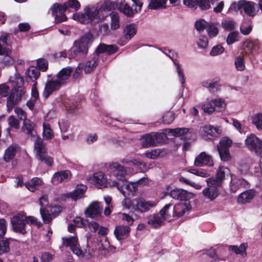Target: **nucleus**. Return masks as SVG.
<instances>
[{
	"mask_svg": "<svg viewBox=\"0 0 262 262\" xmlns=\"http://www.w3.org/2000/svg\"><path fill=\"white\" fill-rule=\"evenodd\" d=\"M117 7V3L109 0L105 1L99 8L86 7L84 9V13L74 14L73 17L82 24L92 23L95 20L98 21L105 17L102 13L103 11L115 10Z\"/></svg>",
	"mask_w": 262,
	"mask_h": 262,
	"instance_id": "obj_1",
	"label": "nucleus"
},
{
	"mask_svg": "<svg viewBox=\"0 0 262 262\" xmlns=\"http://www.w3.org/2000/svg\"><path fill=\"white\" fill-rule=\"evenodd\" d=\"M34 149L38 160L49 166L53 165V158L47 155L45 144L43 143L41 138L37 137L35 141H34Z\"/></svg>",
	"mask_w": 262,
	"mask_h": 262,
	"instance_id": "obj_2",
	"label": "nucleus"
},
{
	"mask_svg": "<svg viewBox=\"0 0 262 262\" xmlns=\"http://www.w3.org/2000/svg\"><path fill=\"white\" fill-rule=\"evenodd\" d=\"M255 6L256 4L254 2L242 0L237 3H232L229 10H233L237 11L243 9L245 14L249 16L254 17L258 12V10L255 9Z\"/></svg>",
	"mask_w": 262,
	"mask_h": 262,
	"instance_id": "obj_3",
	"label": "nucleus"
},
{
	"mask_svg": "<svg viewBox=\"0 0 262 262\" xmlns=\"http://www.w3.org/2000/svg\"><path fill=\"white\" fill-rule=\"evenodd\" d=\"M75 227L73 224H69L68 227V230L71 233H74V235L62 237V239L64 245L69 247L74 254L77 256H80L82 254V252L79 248L78 238L74 233Z\"/></svg>",
	"mask_w": 262,
	"mask_h": 262,
	"instance_id": "obj_4",
	"label": "nucleus"
},
{
	"mask_svg": "<svg viewBox=\"0 0 262 262\" xmlns=\"http://www.w3.org/2000/svg\"><path fill=\"white\" fill-rule=\"evenodd\" d=\"M93 41V35L86 33L74 42L73 49L75 52L86 54L89 47Z\"/></svg>",
	"mask_w": 262,
	"mask_h": 262,
	"instance_id": "obj_5",
	"label": "nucleus"
},
{
	"mask_svg": "<svg viewBox=\"0 0 262 262\" xmlns=\"http://www.w3.org/2000/svg\"><path fill=\"white\" fill-rule=\"evenodd\" d=\"M110 168L112 174L122 183L125 181V177L134 172L132 168H126L118 162H114L110 164Z\"/></svg>",
	"mask_w": 262,
	"mask_h": 262,
	"instance_id": "obj_6",
	"label": "nucleus"
},
{
	"mask_svg": "<svg viewBox=\"0 0 262 262\" xmlns=\"http://www.w3.org/2000/svg\"><path fill=\"white\" fill-rule=\"evenodd\" d=\"M246 147L257 155L262 154V140L254 134L248 136L245 140Z\"/></svg>",
	"mask_w": 262,
	"mask_h": 262,
	"instance_id": "obj_7",
	"label": "nucleus"
},
{
	"mask_svg": "<svg viewBox=\"0 0 262 262\" xmlns=\"http://www.w3.org/2000/svg\"><path fill=\"white\" fill-rule=\"evenodd\" d=\"M206 182L207 186L203 190L202 194L206 200L213 201L219 195V188L221 187L207 179Z\"/></svg>",
	"mask_w": 262,
	"mask_h": 262,
	"instance_id": "obj_8",
	"label": "nucleus"
},
{
	"mask_svg": "<svg viewBox=\"0 0 262 262\" xmlns=\"http://www.w3.org/2000/svg\"><path fill=\"white\" fill-rule=\"evenodd\" d=\"M13 229L15 232L22 234L26 233V217L21 213H18L11 219Z\"/></svg>",
	"mask_w": 262,
	"mask_h": 262,
	"instance_id": "obj_9",
	"label": "nucleus"
},
{
	"mask_svg": "<svg viewBox=\"0 0 262 262\" xmlns=\"http://www.w3.org/2000/svg\"><path fill=\"white\" fill-rule=\"evenodd\" d=\"M232 144L231 140L227 137H223L220 140V144L217 146V150L222 161H227L230 159L229 147Z\"/></svg>",
	"mask_w": 262,
	"mask_h": 262,
	"instance_id": "obj_10",
	"label": "nucleus"
},
{
	"mask_svg": "<svg viewBox=\"0 0 262 262\" xmlns=\"http://www.w3.org/2000/svg\"><path fill=\"white\" fill-rule=\"evenodd\" d=\"M172 208L173 217L178 219L188 214L192 206L189 202H180L175 204Z\"/></svg>",
	"mask_w": 262,
	"mask_h": 262,
	"instance_id": "obj_11",
	"label": "nucleus"
},
{
	"mask_svg": "<svg viewBox=\"0 0 262 262\" xmlns=\"http://www.w3.org/2000/svg\"><path fill=\"white\" fill-rule=\"evenodd\" d=\"M80 7V4L77 0H69L67 2L64 3L63 5H59L57 3L54 4L50 8L52 13L54 15L57 12V9H59L60 12H65L68 8L74 9L78 10Z\"/></svg>",
	"mask_w": 262,
	"mask_h": 262,
	"instance_id": "obj_12",
	"label": "nucleus"
},
{
	"mask_svg": "<svg viewBox=\"0 0 262 262\" xmlns=\"http://www.w3.org/2000/svg\"><path fill=\"white\" fill-rule=\"evenodd\" d=\"M102 208L98 201H94L85 209L84 214L86 217L95 219L101 214Z\"/></svg>",
	"mask_w": 262,
	"mask_h": 262,
	"instance_id": "obj_13",
	"label": "nucleus"
},
{
	"mask_svg": "<svg viewBox=\"0 0 262 262\" xmlns=\"http://www.w3.org/2000/svg\"><path fill=\"white\" fill-rule=\"evenodd\" d=\"M89 180L91 183L99 188L106 187L107 185L111 186L110 185H112L107 181L105 175L102 172L94 173L93 177L90 178Z\"/></svg>",
	"mask_w": 262,
	"mask_h": 262,
	"instance_id": "obj_14",
	"label": "nucleus"
},
{
	"mask_svg": "<svg viewBox=\"0 0 262 262\" xmlns=\"http://www.w3.org/2000/svg\"><path fill=\"white\" fill-rule=\"evenodd\" d=\"M228 175H231L230 169L225 166H220L216 172L215 177H212L207 179L210 180V181L216 184V185L221 187L225 176Z\"/></svg>",
	"mask_w": 262,
	"mask_h": 262,
	"instance_id": "obj_15",
	"label": "nucleus"
},
{
	"mask_svg": "<svg viewBox=\"0 0 262 262\" xmlns=\"http://www.w3.org/2000/svg\"><path fill=\"white\" fill-rule=\"evenodd\" d=\"M134 203V205H136V207L139 209V210H136V211L140 213L147 211L157 204L156 201H146L141 198H135Z\"/></svg>",
	"mask_w": 262,
	"mask_h": 262,
	"instance_id": "obj_16",
	"label": "nucleus"
},
{
	"mask_svg": "<svg viewBox=\"0 0 262 262\" xmlns=\"http://www.w3.org/2000/svg\"><path fill=\"white\" fill-rule=\"evenodd\" d=\"M160 135L158 133H151L143 136L141 138V145L143 147L155 146L160 142Z\"/></svg>",
	"mask_w": 262,
	"mask_h": 262,
	"instance_id": "obj_17",
	"label": "nucleus"
},
{
	"mask_svg": "<svg viewBox=\"0 0 262 262\" xmlns=\"http://www.w3.org/2000/svg\"><path fill=\"white\" fill-rule=\"evenodd\" d=\"M61 86L55 79L48 80L42 93L43 97L46 99L48 98L53 92L58 90Z\"/></svg>",
	"mask_w": 262,
	"mask_h": 262,
	"instance_id": "obj_18",
	"label": "nucleus"
},
{
	"mask_svg": "<svg viewBox=\"0 0 262 262\" xmlns=\"http://www.w3.org/2000/svg\"><path fill=\"white\" fill-rule=\"evenodd\" d=\"M194 165L196 166H213L211 157L205 152H201L195 159Z\"/></svg>",
	"mask_w": 262,
	"mask_h": 262,
	"instance_id": "obj_19",
	"label": "nucleus"
},
{
	"mask_svg": "<svg viewBox=\"0 0 262 262\" xmlns=\"http://www.w3.org/2000/svg\"><path fill=\"white\" fill-rule=\"evenodd\" d=\"M121 185H120L118 182L113 181L112 182V185H110L111 187L116 186L118 189L122 193V194L125 196V192L123 191V187L124 186L125 189L128 191L131 192H135L136 191L137 189V183L135 182H129L127 183L126 180L124 182L122 183Z\"/></svg>",
	"mask_w": 262,
	"mask_h": 262,
	"instance_id": "obj_20",
	"label": "nucleus"
},
{
	"mask_svg": "<svg viewBox=\"0 0 262 262\" xmlns=\"http://www.w3.org/2000/svg\"><path fill=\"white\" fill-rule=\"evenodd\" d=\"M73 71L71 67H68L61 69L56 76L55 79L61 85H64L67 82Z\"/></svg>",
	"mask_w": 262,
	"mask_h": 262,
	"instance_id": "obj_21",
	"label": "nucleus"
},
{
	"mask_svg": "<svg viewBox=\"0 0 262 262\" xmlns=\"http://www.w3.org/2000/svg\"><path fill=\"white\" fill-rule=\"evenodd\" d=\"M190 194H191V193L180 188L173 189L168 193V195L173 199L181 201L188 199Z\"/></svg>",
	"mask_w": 262,
	"mask_h": 262,
	"instance_id": "obj_22",
	"label": "nucleus"
},
{
	"mask_svg": "<svg viewBox=\"0 0 262 262\" xmlns=\"http://www.w3.org/2000/svg\"><path fill=\"white\" fill-rule=\"evenodd\" d=\"M72 176L70 170H66L55 172L52 178V182L54 184H58L64 181L69 180Z\"/></svg>",
	"mask_w": 262,
	"mask_h": 262,
	"instance_id": "obj_23",
	"label": "nucleus"
},
{
	"mask_svg": "<svg viewBox=\"0 0 262 262\" xmlns=\"http://www.w3.org/2000/svg\"><path fill=\"white\" fill-rule=\"evenodd\" d=\"M170 133L175 137H181L184 140H189L193 136L192 133L189 132V129L185 127L171 129Z\"/></svg>",
	"mask_w": 262,
	"mask_h": 262,
	"instance_id": "obj_24",
	"label": "nucleus"
},
{
	"mask_svg": "<svg viewBox=\"0 0 262 262\" xmlns=\"http://www.w3.org/2000/svg\"><path fill=\"white\" fill-rule=\"evenodd\" d=\"M130 231L128 226L118 225L115 229L114 234L118 240H122L129 235Z\"/></svg>",
	"mask_w": 262,
	"mask_h": 262,
	"instance_id": "obj_25",
	"label": "nucleus"
},
{
	"mask_svg": "<svg viewBox=\"0 0 262 262\" xmlns=\"http://www.w3.org/2000/svg\"><path fill=\"white\" fill-rule=\"evenodd\" d=\"M87 189V186L84 185H77L76 188L71 192L67 194L68 198H70L73 201H76L84 196Z\"/></svg>",
	"mask_w": 262,
	"mask_h": 262,
	"instance_id": "obj_26",
	"label": "nucleus"
},
{
	"mask_svg": "<svg viewBox=\"0 0 262 262\" xmlns=\"http://www.w3.org/2000/svg\"><path fill=\"white\" fill-rule=\"evenodd\" d=\"M231 179L230 184V189L232 192H236L239 189L246 187L247 182L244 179L233 178L231 175Z\"/></svg>",
	"mask_w": 262,
	"mask_h": 262,
	"instance_id": "obj_27",
	"label": "nucleus"
},
{
	"mask_svg": "<svg viewBox=\"0 0 262 262\" xmlns=\"http://www.w3.org/2000/svg\"><path fill=\"white\" fill-rule=\"evenodd\" d=\"M34 124L30 120H27L24 121L22 129L24 132L31 137V140L34 139L35 141L38 137L37 136L36 138V132L34 131Z\"/></svg>",
	"mask_w": 262,
	"mask_h": 262,
	"instance_id": "obj_28",
	"label": "nucleus"
},
{
	"mask_svg": "<svg viewBox=\"0 0 262 262\" xmlns=\"http://www.w3.org/2000/svg\"><path fill=\"white\" fill-rule=\"evenodd\" d=\"M117 51L116 46L113 45H107L104 43L100 44L96 50V54L99 53H107L109 55H111L115 53Z\"/></svg>",
	"mask_w": 262,
	"mask_h": 262,
	"instance_id": "obj_29",
	"label": "nucleus"
},
{
	"mask_svg": "<svg viewBox=\"0 0 262 262\" xmlns=\"http://www.w3.org/2000/svg\"><path fill=\"white\" fill-rule=\"evenodd\" d=\"M99 62L98 55H94L93 57L90 60L88 61L85 65L83 64V70L85 73L92 72L98 65Z\"/></svg>",
	"mask_w": 262,
	"mask_h": 262,
	"instance_id": "obj_30",
	"label": "nucleus"
},
{
	"mask_svg": "<svg viewBox=\"0 0 262 262\" xmlns=\"http://www.w3.org/2000/svg\"><path fill=\"white\" fill-rule=\"evenodd\" d=\"M219 25L218 23L209 21L206 30L208 37L210 38L216 37L219 32Z\"/></svg>",
	"mask_w": 262,
	"mask_h": 262,
	"instance_id": "obj_31",
	"label": "nucleus"
},
{
	"mask_svg": "<svg viewBox=\"0 0 262 262\" xmlns=\"http://www.w3.org/2000/svg\"><path fill=\"white\" fill-rule=\"evenodd\" d=\"M163 221L160 214H154L149 217L147 223L154 228H158L162 226Z\"/></svg>",
	"mask_w": 262,
	"mask_h": 262,
	"instance_id": "obj_32",
	"label": "nucleus"
},
{
	"mask_svg": "<svg viewBox=\"0 0 262 262\" xmlns=\"http://www.w3.org/2000/svg\"><path fill=\"white\" fill-rule=\"evenodd\" d=\"M171 204L165 205L160 211V215L164 220L169 221L173 217V208Z\"/></svg>",
	"mask_w": 262,
	"mask_h": 262,
	"instance_id": "obj_33",
	"label": "nucleus"
},
{
	"mask_svg": "<svg viewBox=\"0 0 262 262\" xmlns=\"http://www.w3.org/2000/svg\"><path fill=\"white\" fill-rule=\"evenodd\" d=\"M42 184L41 179L39 178L35 177L32 179L30 181L25 183L26 188L30 191L34 192L39 186Z\"/></svg>",
	"mask_w": 262,
	"mask_h": 262,
	"instance_id": "obj_34",
	"label": "nucleus"
},
{
	"mask_svg": "<svg viewBox=\"0 0 262 262\" xmlns=\"http://www.w3.org/2000/svg\"><path fill=\"white\" fill-rule=\"evenodd\" d=\"M18 146L12 145L9 146L6 150L4 155V159L6 162H9L14 158L16 155Z\"/></svg>",
	"mask_w": 262,
	"mask_h": 262,
	"instance_id": "obj_35",
	"label": "nucleus"
},
{
	"mask_svg": "<svg viewBox=\"0 0 262 262\" xmlns=\"http://www.w3.org/2000/svg\"><path fill=\"white\" fill-rule=\"evenodd\" d=\"M255 191L249 190L241 193L238 198V201L241 203H246L251 200L255 195Z\"/></svg>",
	"mask_w": 262,
	"mask_h": 262,
	"instance_id": "obj_36",
	"label": "nucleus"
},
{
	"mask_svg": "<svg viewBox=\"0 0 262 262\" xmlns=\"http://www.w3.org/2000/svg\"><path fill=\"white\" fill-rule=\"evenodd\" d=\"M26 78L32 81H35L38 78L40 72L38 69L35 67H30L26 72Z\"/></svg>",
	"mask_w": 262,
	"mask_h": 262,
	"instance_id": "obj_37",
	"label": "nucleus"
},
{
	"mask_svg": "<svg viewBox=\"0 0 262 262\" xmlns=\"http://www.w3.org/2000/svg\"><path fill=\"white\" fill-rule=\"evenodd\" d=\"M124 37L127 39H130L136 33V28L134 24L127 25L124 29Z\"/></svg>",
	"mask_w": 262,
	"mask_h": 262,
	"instance_id": "obj_38",
	"label": "nucleus"
},
{
	"mask_svg": "<svg viewBox=\"0 0 262 262\" xmlns=\"http://www.w3.org/2000/svg\"><path fill=\"white\" fill-rule=\"evenodd\" d=\"M54 136V133L48 123H43L42 137L45 140H51Z\"/></svg>",
	"mask_w": 262,
	"mask_h": 262,
	"instance_id": "obj_39",
	"label": "nucleus"
},
{
	"mask_svg": "<svg viewBox=\"0 0 262 262\" xmlns=\"http://www.w3.org/2000/svg\"><path fill=\"white\" fill-rule=\"evenodd\" d=\"M111 17V28L112 30H116L120 26V17L119 14L114 12L110 14Z\"/></svg>",
	"mask_w": 262,
	"mask_h": 262,
	"instance_id": "obj_40",
	"label": "nucleus"
},
{
	"mask_svg": "<svg viewBox=\"0 0 262 262\" xmlns=\"http://www.w3.org/2000/svg\"><path fill=\"white\" fill-rule=\"evenodd\" d=\"M232 120L233 126L239 133L246 134L249 131V127L244 124H242L238 120L232 119Z\"/></svg>",
	"mask_w": 262,
	"mask_h": 262,
	"instance_id": "obj_41",
	"label": "nucleus"
},
{
	"mask_svg": "<svg viewBox=\"0 0 262 262\" xmlns=\"http://www.w3.org/2000/svg\"><path fill=\"white\" fill-rule=\"evenodd\" d=\"M212 103L214 104L215 108H216L219 112L224 111L227 105V103L225 99L222 98H216L211 100Z\"/></svg>",
	"mask_w": 262,
	"mask_h": 262,
	"instance_id": "obj_42",
	"label": "nucleus"
},
{
	"mask_svg": "<svg viewBox=\"0 0 262 262\" xmlns=\"http://www.w3.org/2000/svg\"><path fill=\"white\" fill-rule=\"evenodd\" d=\"M118 9L121 12L128 17L132 16L134 14V11L132 8L130 7L127 4L124 2H122L120 4L118 7Z\"/></svg>",
	"mask_w": 262,
	"mask_h": 262,
	"instance_id": "obj_43",
	"label": "nucleus"
},
{
	"mask_svg": "<svg viewBox=\"0 0 262 262\" xmlns=\"http://www.w3.org/2000/svg\"><path fill=\"white\" fill-rule=\"evenodd\" d=\"M196 44L199 49H205L208 46V39L206 35H199L196 41Z\"/></svg>",
	"mask_w": 262,
	"mask_h": 262,
	"instance_id": "obj_44",
	"label": "nucleus"
},
{
	"mask_svg": "<svg viewBox=\"0 0 262 262\" xmlns=\"http://www.w3.org/2000/svg\"><path fill=\"white\" fill-rule=\"evenodd\" d=\"M252 123L258 130L262 129V112L256 113L253 115Z\"/></svg>",
	"mask_w": 262,
	"mask_h": 262,
	"instance_id": "obj_45",
	"label": "nucleus"
},
{
	"mask_svg": "<svg viewBox=\"0 0 262 262\" xmlns=\"http://www.w3.org/2000/svg\"><path fill=\"white\" fill-rule=\"evenodd\" d=\"M247 244L243 243L241 244L239 247L237 246H230L229 249L234 252L236 254L246 255Z\"/></svg>",
	"mask_w": 262,
	"mask_h": 262,
	"instance_id": "obj_46",
	"label": "nucleus"
},
{
	"mask_svg": "<svg viewBox=\"0 0 262 262\" xmlns=\"http://www.w3.org/2000/svg\"><path fill=\"white\" fill-rule=\"evenodd\" d=\"M167 0H149L148 8L151 9H157L165 7Z\"/></svg>",
	"mask_w": 262,
	"mask_h": 262,
	"instance_id": "obj_47",
	"label": "nucleus"
},
{
	"mask_svg": "<svg viewBox=\"0 0 262 262\" xmlns=\"http://www.w3.org/2000/svg\"><path fill=\"white\" fill-rule=\"evenodd\" d=\"M202 132L211 137H216L219 134V129L210 125L204 126L202 128Z\"/></svg>",
	"mask_w": 262,
	"mask_h": 262,
	"instance_id": "obj_48",
	"label": "nucleus"
},
{
	"mask_svg": "<svg viewBox=\"0 0 262 262\" xmlns=\"http://www.w3.org/2000/svg\"><path fill=\"white\" fill-rule=\"evenodd\" d=\"M3 56L0 58V64L2 67H6L12 65L14 62V59L11 57L10 53L2 55Z\"/></svg>",
	"mask_w": 262,
	"mask_h": 262,
	"instance_id": "obj_49",
	"label": "nucleus"
},
{
	"mask_svg": "<svg viewBox=\"0 0 262 262\" xmlns=\"http://www.w3.org/2000/svg\"><path fill=\"white\" fill-rule=\"evenodd\" d=\"M134 201L135 199L131 200L129 199L125 198L122 201V205L127 209L136 211V210H139V209L136 207V205L135 204L134 206Z\"/></svg>",
	"mask_w": 262,
	"mask_h": 262,
	"instance_id": "obj_50",
	"label": "nucleus"
},
{
	"mask_svg": "<svg viewBox=\"0 0 262 262\" xmlns=\"http://www.w3.org/2000/svg\"><path fill=\"white\" fill-rule=\"evenodd\" d=\"M168 56L173 60V62L176 66V71L179 78V80L182 85V87H184V84L185 82V79L183 70L180 68L179 64L172 59L171 55H168Z\"/></svg>",
	"mask_w": 262,
	"mask_h": 262,
	"instance_id": "obj_51",
	"label": "nucleus"
},
{
	"mask_svg": "<svg viewBox=\"0 0 262 262\" xmlns=\"http://www.w3.org/2000/svg\"><path fill=\"white\" fill-rule=\"evenodd\" d=\"M40 213L45 224H49L52 220V215L45 208H40Z\"/></svg>",
	"mask_w": 262,
	"mask_h": 262,
	"instance_id": "obj_52",
	"label": "nucleus"
},
{
	"mask_svg": "<svg viewBox=\"0 0 262 262\" xmlns=\"http://www.w3.org/2000/svg\"><path fill=\"white\" fill-rule=\"evenodd\" d=\"M18 101L17 98L11 94L7 98V107L9 112L12 111L15 104Z\"/></svg>",
	"mask_w": 262,
	"mask_h": 262,
	"instance_id": "obj_53",
	"label": "nucleus"
},
{
	"mask_svg": "<svg viewBox=\"0 0 262 262\" xmlns=\"http://www.w3.org/2000/svg\"><path fill=\"white\" fill-rule=\"evenodd\" d=\"M209 91L211 93H215L221 90V83L220 80L214 79L211 80Z\"/></svg>",
	"mask_w": 262,
	"mask_h": 262,
	"instance_id": "obj_54",
	"label": "nucleus"
},
{
	"mask_svg": "<svg viewBox=\"0 0 262 262\" xmlns=\"http://www.w3.org/2000/svg\"><path fill=\"white\" fill-rule=\"evenodd\" d=\"M208 24H209V21L201 19L195 21V28L199 32H202L205 29L206 30Z\"/></svg>",
	"mask_w": 262,
	"mask_h": 262,
	"instance_id": "obj_55",
	"label": "nucleus"
},
{
	"mask_svg": "<svg viewBox=\"0 0 262 262\" xmlns=\"http://www.w3.org/2000/svg\"><path fill=\"white\" fill-rule=\"evenodd\" d=\"M160 153L161 150L159 149H154L146 151L144 155L147 158L155 159L160 156Z\"/></svg>",
	"mask_w": 262,
	"mask_h": 262,
	"instance_id": "obj_56",
	"label": "nucleus"
},
{
	"mask_svg": "<svg viewBox=\"0 0 262 262\" xmlns=\"http://www.w3.org/2000/svg\"><path fill=\"white\" fill-rule=\"evenodd\" d=\"M10 250L9 242L7 239L3 238L0 240V255L9 252Z\"/></svg>",
	"mask_w": 262,
	"mask_h": 262,
	"instance_id": "obj_57",
	"label": "nucleus"
},
{
	"mask_svg": "<svg viewBox=\"0 0 262 262\" xmlns=\"http://www.w3.org/2000/svg\"><path fill=\"white\" fill-rule=\"evenodd\" d=\"M188 172L202 178H207L210 176L206 171L195 168H190L188 170Z\"/></svg>",
	"mask_w": 262,
	"mask_h": 262,
	"instance_id": "obj_58",
	"label": "nucleus"
},
{
	"mask_svg": "<svg viewBox=\"0 0 262 262\" xmlns=\"http://www.w3.org/2000/svg\"><path fill=\"white\" fill-rule=\"evenodd\" d=\"M235 68L237 71H242L245 68V65L244 61V57L243 56H237L234 61Z\"/></svg>",
	"mask_w": 262,
	"mask_h": 262,
	"instance_id": "obj_59",
	"label": "nucleus"
},
{
	"mask_svg": "<svg viewBox=\"0 0 262 262\" xmlns=\"http://www.w3.org/2000/svg\"><path fill=\"white\" fill-rule=\"evenodd\" d=\"M53 15V14H52ZM55 16V22L57 24L66 21L67 17L64 14V12H60L59 9H57V12L54 15Z\"/></svg>",
	"mask_w": 262,
	"mask_h": 262,
	"instance_id": "obj_60",
	"label": "nucleus"
},
{
	"mask_svg": "<svg viewBox=\"0 0 262 262\" xmlns=\"http://www.w3.org/2000/svg\"><path fill=\"white\" fill-rule=\"evenodd\" d=\"M202 107L204 112L208 114L212 113L215 110V106L213 103H212L211 100L210 101L204 104Z\"/></svg>",
	"mask_w": 262,
	"mask_h": 262,
	"instance_id": "obj_61",
	"label": "nucleus"
},
{
	"mask_svg": "<svg viewBox=\"0 0 262 262\" xmlns=\"http://www.w3.org/2000/svg\"><path fill=\"white\" fill-rule=\"evenodd\" d=\"M8 124L11 127L18 129L20 127L19 121L13 116H10L8 119Z\"/></svg>",
	"mask_w": 262,
	"mask_h": 262,
	"instance_id": "obj_62",
	"label": "nucleus"
},
{
	"mask_svg": "<svg viewBox=\"0 0 262 262\" xmlns=\"http://www.w3.org/2000/svg\"><path fill=\"white\" fill-rule=\"evenodd\" d=\"M224 50V48L221 45H216L212 48L210 54L212 56H217L223 53Z\"/></svg>",
	"mask_w": 262,
	"mask_h": 262,
	"instance_id": "obj_63",
	"label": "nucleus"
},
{
	"mask_svg": "<svg viewBox=\"0 0 262 262\" xmlns=\"http://www.w3.org/2000/svg\"><path fill=\"white\" fill-rule=\"evenodd\" d=\"M244 51L246 54L254 53V42L249 40L245 41Z\"/></svg>",
	"mask_w": 262,
	"mask_h": 262,
	"instance_id": "obj_64",
	"label": "nucleus"
}]
</instances>
